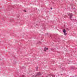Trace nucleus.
<instances>
[{"mask_svg":"<svg viewBox=\"0 0 77 77\" xmlns=\"http://www.w3.org/2000/svg\"><path fill=\"white\" fill-rule=\"evenodd\" d=\"M68 15L70 17L69 18L71 20H72V16H73V14L72 13H69L68 14Z\"/></svg>","mask_w":77,"mask_h":77,"instance_id":"1","label":"nucleus"},{"mask_svg":"<svg viewBox=\"0 0 77 77\" xmlns=\"http://www.w3.org/2000/svg\"><path fill=\"white\" fill-rule=\"evenodd\" d=\"M63 32L64 33V35H67V33L66 32V30L64 29L63 30Z\"/></svg>","mask_w":77,"mask_h":77,"instance_id":"2","label":"nucleus"},{"mask_svg":"<svg viewBox=\"0 0 77 77\" xmlns=\"http://www.w3.org/2000/svg\"><path fill=\"white\" fill-rule=\"evenodd\" d=\"M42 73H41L38 72L37 74V75H42Z\"/></svg>","mask_w":77,"mask_h":77,"instance_id":"3","label":"nucleus"},{"mask_svg":"<svg viewBox=\"0 0 77 77\" xmlns=\"http://www.w3.org/2000/svg\"><path fill=\"white\" fill-rule=\"evenodd\" d=\"M48 50V48H44V51H46V50Z\"/></svg>","mask_w":77,"mask_h":77,"instance_id":"4","label":"nucleus"},{"mask_svg":"<svg viewBox=\"0 0 77 77\" xmlns=\"http://www.w3.org/2000/svg\"><path fill=\"white\" fill-rule=\"evenodd\" d=\"M62 17H63V18H65V17H66V16H64V15H62Z\"/></svg>","mask_w":77,"mask_h":77,"instance_id":"5","label":"nucleus"},{"mask_svg":"<svg viewBox=\"0 0 77 77\" xmlns=\"http://www.w3.org/2000/svg\"><path fill=\"white\" fill-rule=\"evenodd\" d=\"M21 68H22L23 69H24V68H26V67L24 66H22L21 67Z\"/></svg>","mask_w":77,"mask_h":77,"instance_id":"6","label":"nucleus"},{"mask_svg":"<svg viewBox=\"0 0 77 77\" xmlns=\"http://www.w3.org/2000/svg\"><path fill=\"white\" fill-rule=\"evenodd\" d=\"M38 67H37V68H36V71H38Z\"/></svg>","mask_w":77,"mask_h":77,"instance_id":"7","label":"nucleus"},{"mask_svg":"<svg viewBox=\"0 0 77 77\" xmlns=\"http://www.w3.org/2000/svg\"><path fill=\"white\" fill-rule=\"evenodd\" d=\"M51 76L52 77H55V75H52Z\"/></svg>","mask_w":77,"mask_h":77,"instance_id":"8","label":"nucleus"},{"mask_svg":"<svg viewBox=\"0 0 77 77\" xmlns=\"http://www.w3.org/2000/svg\"><path fill=\"white\" fill-rule=\"evenodd\" d=\"M62 69L63 70H65V68H62Z\"/></svg>","mask_w":77,"mask_h":77,"instance_id":"9","label":"nucleus"},{"mask_svg":"<svg viewBox=\"0 0 77 77\" xmlns=\"http://www.w3.org/2000/svg\"><path fill=\"white\" fill-rule=\"evenodd\" d=\"M43 26H45V25L43 24Z\"/></svg>","mask_w":77,"mask_h":77,"instance_id":"10","label":"nucleus"},{"mask_svg":"<svg viewBox=\"0 0 77 77\" xmlns=\"http://www.w3.org/2000/svg\"><path fill=\"white\" fill-rule=\"evenodd\" d=\"M71 6H72V4H71Z\"/></svg>","mask_w":77,"mask_h":77,"instance_id":"11","label":"nucleus"},{"mask_svg":"<svg viewBox=\"0 0 77 77\" xmlns=\"http://www.w3.org/2000/svg\"><path fill=\"white\" fill-rule=\"evenodd\" d=\"M51 9H53V8H51Z\"/></svg>","mask_w":77,"mask_h":77,"instance_id":"12","label":"nucleus"},{"mask_svg":"<svg viewBox=\"0 0 77 77\" xmlns=\"http://www.w3.org/2000/svg\"><path fill=\"white\" fill-rule=\"evenodd\" d=\"M24 12H26V11L25 10V11H24Z\"/></svg>","mask_w":77,"mask_h":77,"instance_id":"13","label":"nucleus"},{"mask_svg":"<svg viewBox=\"0 0 77 77\" xmlns=\"http://www.w3.org/2000/svg\"><path fill=\"white\" fill-rule=\"evenodd\" d=\"M20 25H22V24H20Z\"/></svg>","mask_w":77,"mask_h":77,"instance_id":"14","label":"nucleus"},{"mask_svg":"<svg viewBox=\"0 0 77 77\" xmlns=\"http://www.w3.org/2000/svg\"><path fill=\"white\" fill-rule=\"evenodd\" d=\"M41 42H40V44H41Z\"/></svg>","mask_w":77,"mask_h":77,"instance_id":"15","label":"nucleus"},{"mask_svg":"<svg viewBox=\"0 0 77 77\" xmlns=\"http://www.w3.org/2000/svg\"><path fill=\"white\" fill-rule=\"evenodd\" d=\"M61 75H62V74H61Z\"/></svg>","mask_w":77,"mask_h":77,"instance_id":"16","label":"nucleus"},{"mask_svg":"<svg viewBox=\"0 0 77 77\" xmlns=\"http://www.w3.org/2000/svg\"><path fill=\"white\" fill-rule=\"evenodd\" d=\"M34 76H33V77H34Z\"/></svg>","mask_w":77,"mask_h":77,"instance_id":"17","label":"nucleus"}]
</instances>
